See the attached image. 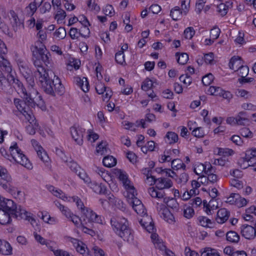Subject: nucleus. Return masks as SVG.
Returning a JSON list of instances; mask_svg holds the SVG:
<instances>
[{"mask_svg":"<svg viewBox=\"0 0 256 256\" xmlns=\"http://www.w3.org/2000/svg\"><path fill=\"white\" fill-rule=\"evenodd\" d=\"M24 211L20 206H16L13 200L0 196V224H6L11 222V217L24 216Z\"/></svg>","mask_w":256,"mask_h":256,"instance_id":"1","label":"nucleus"},{"mask_svg":"<svg viewBox=\"0 0 256 256\" xmlns=\"http://www.w3.org/2000/svg\"><path fill=\"white\" fill-rule=\"evenodd\" d=\"M110 224L114 232L124 240L130 242L134 240L133 231L127 219L122 216L112 217Z\"/></svg>","mask_w":256,"mask_h":256,"instance_id":"2","label":"nucleus"},{"mask_svg":"<svg viewBox=\"0 0 256 256\" xmlns=\"http://www.w3.org/2000/svg\"><path fill=\"white\" fill-rule=\"evenodd\" d=\"M48 73V76L43 80H38L44 91L47 94L55 96L56 94L62 95L64 92V88L59 78L52 70Z\"/></svg>","mask_w":256,"mask_h":256,"instance_id":"3","label":"nucleus"},{"mask_svg":"<svg viewBox=\"0 0 256 256\" xmlns=\"http://www.w3.org/2000/svg\"><path fill=\"white\" fill-rule=\"evenodd\" d=\"M34 86L28 88V96H24V99L26 100L28 108H34L36 106L42 110L46 109V106L44 100L36 89L34 88Z\"/></svg>","mask_w":256,"mask_h":256,"instance_id":"4","label":"nucleus"},{"mask_svg":"<svg viewBox=\"0 0 256 256\" xmlns=\"http://www.w3.org/2000/svg\"><path fill=\"white\" fill-rule=\"evenodd\" d=\"M10 157H12L16 162L27 168L30 169L32 168V164L26 156L22 154L21 150L18 148L16 143L10 146Z\"/></svg>","mask_w":256,"mask_h":256,"instance_id":"5","label":"nucleus"},{"mask_svg":"<svg viewBox=\"0 0 256 256\" xmlns=\"http://www.w3.org/2000/svg\"><path fill=\"white\" fill-rule=\"evenodd\" d=\"M0 185L2 188L11 193L15 192V188L12 186V178L8 174L6 168L0 166Z\"/></svg>","mask_w":256,"mask_h":256,"instance_id":"6","label":"nucleus"},{"mask_svg":"<svg viewBox=\"0 0 256 256\" xmlns=\"http://www.w3.org/2000/svg\"><path fill=\"white\" fill-rule=\"evenodd\" d=\"M82 213L84 224H92L94 222L97 223L102 222L101 217L88 208L83 210Z\"/></svg>","mask_w":256,"mask_h":256,"instance_id":"7","label":"nucleus"},{"mask_svg":"<svg viewBox=\"0 0 256 256\" xmlns=\"http://www.w3.org/2000/svg\"><path fill=\"white\" fill-rule=\"evenodd\" d=\"M33 62L36 70L34 72L36 77H37L38 80H43L46 78V76H48V72L50 70L45 68L42 66V61L40 58L35 57V59L33 58Z\"/></svg>","mask_w":256,"mask_h":256,"instance_id":"8","label":"nucleus"},{"mask_svg":"<svg viewBox=\"0 0 256 256\" xmlns=\"http://www.w3.org/2000/svg\"><path fill=\"white\" fill-rule=\"evenodd\" d=\"M24 116L25 119L28 122L29 124L26 126V130L30 134H34L36 130L38 128V124L37 122L32 111L26 112Z\"/></svg>","mask_w":256,"mask_h":256,"instance_id":"9","label":"nucleus"},{"mask_svg":"<svg viewBox=\"0 0 256 256\" xmlns=\"http://www.w3.org/2000/svg\"><path fill=\"white\" fill-rule=\"evenodd\" d=\"M156 209L158 214L168 222L171 224L174 222V218L172 212L162 204L158 202Z\"/></svg>","mask_w":256,"mask_h":256,"instance_id":"10","label":"nucleus"},{"mask_svg":"<svg viewBox=\"0 0 256 256\" xmlns=\"http://www.w3.org/2000/svg\"><path fill=\"white\" fill-rule=\"evenodd\" d=\"M152 183L156 184V187L158 190H164L172 187L173 184L171 180L166 178H156L154 176H150Z\"/></svg>","mask_w":256,"mask_h":256,"instance_id":"11","label":"nucleus"},{"mask_svg":"<svg viewBox=\"0 0 256 256\" xmlns=\"http://www.w3.org/2000/svg\"><path fill=\"white\" fill-rule=\"evenodd\" d=\"M10 78L11 86H12L19 94H21L22 98H24V96H28V88H30V86L28 84L26 89L24 87L22 83L16 78H15L12 74H10Z\"/></svg>","mask_w":256,"mask_h":256,"instance_id":"12","label":"nucleus"},{"mask_svg":"<svg viewBox=\"0 0 256 256\" xmlns=\"http://www.w3.org/2000/svg\"><path fill=\"white\" fill-rule=\"evenodd\" d=\"M70 130L72 136L75 142L80 146L82 145L85 129L79 126L74 125Z\"/></svg>","mask_w":256,"mask_h":256,"instance_id":"13","label":"nucleus"},{"mask_svg":"<svg viewBox=\"0 0 256 256\" xmlns=\"http://www.w3.org/2000/svg\"><path fill=\"white\" fill-rule=\"evenodd\" d=\"M10 20L13 30L17 32L20 28H24V24L19 19L18 14L13 10L10 11Z\"/></svg>","mask_w":256,"mask_h":256,"instance_id":"14","label":"nucleus"},{"mask_svg":"<svg viewBox=\"0 0 256 256\" xmlns=\"http://www.w3.org/2000/svg\"><path fill=\"white\" fill-rule=\"evenodd\" d=\"M240 233L242 236L246 238L251 240L256 236V230L251 226L244 224L240 228Z\"/></svg>","mask_w":256,"mask_h":256,"instance_id":"15","label":"nucleus"},{"mask_svg":"<svg viewBox=\"0 0 256 256\" xmlns=\"http://www.w3.org/2000/svg\"><path fill=\"white\" fill-rule=\"evenodd\" d=\"M142 216V218L139 220L140 224L148 232H153L154 228L152 218L146 214Z\"/></svg>","mask_w":256,"mask_h":256,"instance_id":"16","label":"nucleus"},{"mask_svg":"<svg viewBox=\"0 0 256 256\" xmlns=\"http://www.w3.org/2000/svg\"><path fill=\"white\" fill-rule=\"evenodd\" d=\"M72 242L75 246L76 251L83 256H92L89 254V252L86 245L82 242L77 239L72 238Z\"/></svg>","mask_w":256,"mask_h":256,"instance_id":"17","label":"nucleus"},{"mask_svg":"<svg viewBox=\"0 0 256 256\" xmlns=\"http://www.w3.org/2000/svg\"><path fill=\"white\" fill-rule=\"evenodd\" d=\"M230 216L229 211L224 208H220L217 212L216 220L218 223L222 224L228 220Z\"/></svg>","mask_w":256,"mask_h":256,"instance_id":"18","label":"nucleus"},{"mask_svg":"<svg viewBox=\"0 0 256 256\" xmlns=\"http://www.w3.org/2000/svg\"><path fill=\"white\" fill-rule=\"evenodd\" d=\"M22 74L26 80L28 84L30 86H34V82L32 76L31 75V71L27 64L19 68Z\"/></svg>","mask_w":256,"mask_h":256,"instance_id":"19","label":"nucleus"},{"mask_svg":"<svg viewBox=\"0 0 256 256\" xmlns=\"http://www.w3.org/2000/svg\"><path fill=\"white\" fill-rule=\"evenodd\" d=\"M23 99L24 100H22L20 99L15 98L14 104L18 110L24 116L26 113H27V112L32 111V110L28 108V104L26 102V100L24 98Z\"/></svg>","mask_w":256,"mask_h":256,"instance_id":"20","label":"nucleus"},{"mask_svg":"<svg viewBox=\"0 0 256 256\" xmlns=\"http://www.w3.org/2000/svg\"><path fill=\"white\" fill-rule=\"evenodd\" d=\"M10 74H8L6 78L3 74L0 75V89L4 92H7L11 88V82H10Z\"/></svg>","mask_w":256,"mask_h":256,"instance_id":"21","label":"nucleus"},{"mask_svg":"<svg viewBox=\"0 0 256 256\" xmlns=\"http://www.w3.org/2000/svg\"><path fill=\"white\" fill-rule=\"evenodd\" d=\"M242 66V62L241 58L238 56H234L232 57L229 62L230 68L234 71H237V70L240 68Z\"/></svg>","mask_w":256,"mask_h":256,"instance_id":"22","label":"nucleus"},{"mask_svg":"<svg viewBox=\"0 0 256 256\" xmlns=\"http://www.w3.org/2000/svg\"><path fill=\"white\" fill-rule=\"evenodd\" d=\"M48 190L52 193L54 196L62 198L64 200L70 202L68 199V196H66L64 194L60 189H57L52 186H48Z\"/></svg>","mask_w":256,"mask_h":256,"instance_id":"23","label":"nucleus"},{"mask_svg":"<svg viewBox=\"0 0 256 256\" xmlns=\"http://www.w3.org/2000/svg\"><path fill=\"white\" fill-rule=\"evenodd\" d=\"M75 82L84 92H86L89 90V84L87 78L83 77L81 78L80 77H76L75 78Z\"/></svg>","mask_w":256,"mask_h":256,"instance_id":"24","label":"nucleus"},{"mask_svg":"<svg viewBox=\"0 0 256 256\" xmlns=\"http://www.w3.org/2000/svg\"><path fill=\"white\" fill-rule=\"evenodd\" d=\"M148 192L152 198L161 199L165 198L166 194L163 190H158L156 188L151 187L148 189Z\"/></svg>","mask_w":256,"mask_h":256,"instance_id":"25","label":"nucleus"},{"mask_svg":"<svg viewBox=\"0 0 256 256\" xmlns=\"http://www.w3.org/2000/svg\"><path fill=\"white\" fill-rule=\"evenodd\" d=\"M84 19L82 22L83 28L80 30L79 34L84 38L89 37L90 30L88 28V26L90 25L89 22L86 16H83Z\"/></svg>","mask_w":256,"mask_h":256,"instance_id":"26","label":"nucleus"},{"mask_svg":"<svg viewBox=\"0 0 256 256\" xmlns=\"http://www.w3.org/2000/svg\"><path fill=\"white\" fill-rule=\"evenodd\" d=\"M0 67L2 70L8 72V74H12V66L9 61L4 56H0Z\"/></svg>","mask_w":256,"mask_h":256,"instance_id":"27","label":"nucleus"},{"mask_svg":"<svg viewBox=\"0 0 256 256\" xmlns=\"http://www.w3.org/2000/svg\"><path fill=\"white\" fill-rule=\"evenodd\" d=\"M12 251V248L10 244L5 241L2 240L0 242V253L4 255H8L11 254Z\"/></svg>","mask_w":256,"mask_h":256,"instance_id":"28","label":"nucleus"},{"mask_svg":"<svg viewBox=\"0 0 256 256\" xmlns=\"http://www.w3.org/2000/svg\"><path fill=\"white\" fill-rule=\"evenodd\" d=\"M164 202L166 206L170 208L174 211L177 212L178 210V204L176 202V199L174 198H165L164 199Z\"/></svg>","mask_w":256,"mask_h":256,"instance_id":"29","label":"nucleus"},{"mask_svg":"<svg viewBox=\"0 0 256 256\" xmlns=\"http://www.w3.org/2000/svg\"><path fill=\"white\" fill-rule=\"evenodd\" d=\"M236 124L237 125L244 126L249 122L248 118L246 117V112H241L236 116Z\"/></svg>","mask_w":256,"mask_h":256,"instance_id":"30","label":"nucleus"},{"mask_svg":"<svg viewBox=\"0 0 256 256\" xmlns=\"http://www.w3.org/2000/svg\"><path fill=\"white\" fill-rule=\"evenodd\" d=\"M54 203L56 206L60 209L62 214L69 220L74 214L71 212L68 208L65 207L59 202L56 201Z\"/></svg>","mask_w":256,"mask_h":256,"instance_id":"31","label":"nucleus"},{"mask_svg":"<svg viewBox=\"0 0 256 256\" xmlns=\"http://www.w3.org/2000/svg\"><path fill=\"white\" fill-rule=\"evenodd\" d=\"M166 142L170 144L176 143L178 142V135L172 132H167L166 136Z\"/></svg>","mask_w":256,"mask_h":256,"instance_id":"32","label":"nucleus"},{"mask_svg":"<svg viewBox=\"0 0 256 256\" xmlns=\"http://www.w3.org/2000/svg\"><path fill=\"white\" fill-rule=\"evenodd\" d=\"M104 165L108 168H112L116 164V159L112 156H106L103 158Z\"/></svg>","mask_w":256,"mask_h":256,"instance_id":"33","label":"nucleus"},{"mask_svg":"<svg viewBox=\"0 0 256 256\" xmlns=\"http://www.w3.org/2000/svg\"><path fill=\"white\" fill-rule=\"evenodd\" d=\"M125 188L127 190V194L126 196L128 202V200H130V199L134 198L136 195V193L134 186H131L130 184L125 186Z\"/></svg>","mask_w":256,"mask_h":256,"instance_id":"34","label":"nucleus"},{"mask_svg":"<svg viewBox=\"0 0 256 256\" xmlns=\"http://www.w3.org/2000/svg\"><path fill=\"white\" fill-rule=\"evenodd\" d=\"M226 240L232 242H238L240 240L238 234L234 231H230L226 233Z\"/></svg>","mask_w":256,"mask_h":256,"instance_id":"35","label":"nucleus"},{"mask_svg":"<svg viewBox=\"0 0 256 256\" xmlns=\"http://www.w3.org/2000/svg\"><path fill=\"white\" fill-rule=\"evenodd\" d=\"M172 168L174 170H179L180 168L184 169L186 168L185 164L182 160L179 158H176L172 161Z\"/></svg>","mask_w":256,"mask_h":256,"instance_id":"36","label":"nucleus"},{"mask_svg":"<svg viewBox=\"0 0 256 256\" xmlns=\"http://www.w3.org/2000/svg\"><path fill=\"white\" fill-rule=\"evenodd\" d=\"M68 199L71 200L73 202H76V205L78 209H80L82 212L83 210L86 208H87L85 207L83 202L82 201L81 199L78 198V196H68Z\"/></svg>","mask_w":256,"mask_h":256,"instance_id":"37","label":"nucleus"},{"mask_svg":"<svg viewBox=\"0 0 256 256\" xmlns=\"http://www.w3.org/2000/svg\"><path fill=\"white\" fill-rule=\"evenodd\" d=\"M38 156L44 162H46L49 160V158L41 146H38V148L36 149Z\"/></svg>","mask_w":256,"mask_h":256,"instance_id":"38","label":"nucleus"},{"mask_svg":"<svg viewBox=\"0 0 256 256\" xmlns=\"http://www.w3.org/2000/svg\"><path fill=\"white\" fill-rule=\"evenodd\" d=\"M206 163L205 164H203L202 163H198L195 165L194 168V172L197 175H202L204 174V171H206Z\"/></svg>","mask_w":256,"mask_h":256,"instance_id":"39","label":"nucleus"},{"mask_svg":"<svg viewBox=\"0 0 256 256\" xmlns=\"http://www.w3.org/2000/svg\"><path fill=\"white\" fill-rule=\"evenodd\" d=\"M182 12L178 6H176L170 10V16L174 20H178L181 16Z\"/></svg>","mask_w":256,"mask_h":256,"instance_id":"40","label":"nucleus"},{"mask_svg":"<svg viewBox=\"0 0 256 256\" xmlns=\"http://www.w3.org/2000/svg\"><path fill=\"white\" fill-rule=\"evenodd\" d=\"M156 119V116L154 114H146L145 120L144 119H142L139 124H138V126H140V124L142 126V128H145V120L148 121V122H152L154 120Z\"/></svg>","mask_w":256,"mask_h":256,"instance_id":"41","label":"nucleus"},{"mask_svg":"<svg viewBox=\"0 0 256 256\" xmlns=\"http://www.w3.org/2000/svg\"><path fill=\"white\" fill-rule=\"evenodd\" d=\"M240 198V196L238 194L232 193L230 196L227 198L226 202L231 204H236L238 200Z\"/></svg>","mask_w":256,"mask_h":256,"instance_id":"42","label":"nucleus"},{"mask_svg":"<svg viewBox=\"0 0 256 256\" xmlns=\"http://www.w3.org/2000/svg\"><path fill=\"white\" fill-rule=\"evenodd\" d=\"M23 210L24 211V216H18V218H24L26 220H28L29 222H30V224L34 226V224H36V220L30 216V214L28 212L23 208Z\"/></svg>","mask_w":256,"mask_h":256,"instance_id":"43","label":"nucleus"},{"mask_svg":"<svg viewBox=\"0 0 256 256\" xmlns=\"http://www.w3.org/2000/svg\"><path fill=\"white\" fill-rule=\"evenodd\" d=\"M78 228H80L84 224L83 220H81L80 218L77 216L73 214L69 219Z\"/></svg>","mask_w":256,"mask_h":256,"instance_id":"44","label":"nucleus"},{"mask_svg":"<svg viewBox=\"0 0 256 256\" xmlns=\"http://www.w3.org/2000/svg\"><path fill=\"white\" fill-rule=\"evenodd\" d=\"M66 30L64 27H60L54 32V36L60 39H64L66 36Z\"/></svg>","mask_w":256,"mask_h":256,"instance_id":"45","label":"nucleus"},{"mask_svg":"<svg viewBox=\"0 0 256 256\" xmlns=\"http://www.w3.org/2000/svg\"><path fill=\"white\" fill-rule=\"evenodd\" d=\"M223 90L219 86H211L208 89V92L212 95L220 96Z\"/></svg>","mask_w":256,"mask_h":256,"instance_id":"46","label":"nucleus"},{"mask_svg":"<svg viewBox=\"0 0 256 256\" xmlns=\"http://www.w3.org/2000/svg\"><path fill=\"white\" fill-rule=\"evenodd\" d=\"M95 192L99 194H105L106 191V186L102 184H96L93 188Z\"/></svg>","mask_w":256,"mask_h":256,"instance_id":"47","label":"nucleus"},{"mask_svg":"<svg viewBox=\"0 0 256 256\" xmlns=\"http://www.w3.org/2000/svg\"><path fill=\"white\" fill-rule=\"evenodd\" d=\"M38 7L32 2H30L26 8L27 14L32 16L36 12Z\"/></svg>","mask_w":256,"mask_h":256,"instance_id":"48","label":"nucleus"},{"mask_svg":"<svg viewBox=\"0 0 256 256\" xmlns=\"http://www.w3.org/2000/svg\"><path fill=\"white\" fill-rule=\"evenodd\" d=\"M107 148L106 147V142H100L97 148L96 152L100 154L101 155H103L107 153Z\"/></svg>","mask_w":256,"mask_h":256,"instance_id":"49","label":"nucleus"},{"mask_svg":"<svg viewBox=\"0 0 256 256\" xmlns=\"http://www.w3.org/2000/svg\"><path fill=\"white\" fill-rule=\"evenodd\" d=\"M256 157V148H252L246 151L244 159L248 162L250 159Z\"/></svg>","mask_w":256,"mask_h":256,"instance_id":"50","label":"nucleus"},{"mask_svg":"<svg viewBox=\"0 0 256 256\" xmlns=\"http://www.w3.org/2000/svg\"><path fill=\"white\" fill-rule=\"evenodd\" d=\"M153 83L152 80L149 78L146 79L142 84V89L144 91H148L152 88Z\"/></svg>","mask_w":256,"mask_h":256,"instance_id":"51","label":"nucleus"},{"mask_svg":"<svg viewBox=\"0 0 256 256\" xmlns=\"http://www.w3.org/2000/svg\"><path fill=\"white\" fill-rule=\"evenodd\" d=\"M188 60V55L185 52L180 54L177 58V62L180 64L184 65Z\"/></svg>","mask_w":256,"mask_h":256,"instance_id":"52","label":"nucleus"},{"mask_svg":"<svg viewBox=\"0 0 256 256\" xmlns=\"http://www.w3.org/2000/svg\"><path fill=\"white\" fill-rule=\"evenodd\" d=\"M88 226L90 227V224H83L82 226L80 228L84 232L88 234L91 236L95 235L96 233L94 230L92 228H88Z\"/></svg>","mask_w":256,"mask_h":256,"instance_id":"53","label":"nucleus"},{"mask_svg":"<svg viewBox=\"0 0 256 256\" xmlns=\"http://www.w3.org/2000/svg\"><path fill=\"white\" fill-rule=\"evenodd\" d=\"M237 71L238 72V76H240L241 78H242L247 76L248 74L249 68L248 66H242L240 68L237 70Z\"/></svg>","mask_w":256,"mask_h":256,"instance_id":"54","label":"nucleus"},{"mask_svg":"<svg viewBox=\"0 0 256 256\" xmlns=\"http://www.w3.org/2000/svg\"><path fill=\"white\" fill-rule=\"evenodd\" d=\"M214 78V76L210 73L204 76L202 78V82L205 86L210 85Z\"/></svg>","mask_w":256,"mask_h":256,"instance_id":"55","label":"nucleus"},{"mask_svg":"<svg viewBox=\"0 0 256 256\" xmlns=\"http://www.w3.org/2000/svg\"><path fill=\"white\" fill-rule=\"evenodd\" d=\"M240 133L242 136L246 138H252L253 136L252 132L246 128H242Z\"/></svg>","mask_w":256,"mask_h":256,"instance_id":"56","label":"nucleus"},{"mask_svg":"<svg viewBox=\"0 0 256 256\" xmlns=\"http://www.w3.org/2000/svg\"><path fill=\"white\" fill-rule=\"evenodd\" d=\"M66 162L68 166L75 173L77 174L79 170H80V168L76 162L74 161H70L69 162L66 161Z\"/></svg>","mask_w":256,"mask_h":256,"instance_id":"57","label":"nucleus"},{"mask_svg":"<svg viewBox=\"0 0 256 256\" xmlns=\"http://www.w3.org/2000/svg\"><path fill=\"white\" fill-rule=\"evenodd\" d=\"M184 34L186 38L190 40L195 34V31L192 27H188L184 30Z\"/></svg>","mask_w":256,"mask_h":256,"instance_id":"58","label":"nucleus"},{"mask_svg":"<svg viewBox=\"0 0 256 256\" xmlns=\"http://www.w3.org/2000/svg\"><path fill=\"white\" fill-rule=\"evenodd\" d=\"M124 56L122 52V50H120L118 52H116L115 54V59L116 61L120 64H122L124 62Z\"/></svg>","mask_w":256,"mask_h":256,"instance_id":"59","label":"nucleus"},{"mask_svg":"<svg viewBox=\"0 0 256 256\" xmlns=\"http://www.w3.org/2000/svg\"><path fill=\"white\" fill-rule=\"evenodd\" d=\"M134 211L138 214L142 216L146 215V210L142 204L133 208Z\"/></svg>","mask_w":256,"mask_h":256,"instance_id":"60","label":"nucleus"},{"mask_svg":"<svg viewBox=\"0 0 256 256\" xmlns=\"http://www.w3.org/2000/svg\"><path fill=\"white\" fill-rule=\"evenodd\" d=\"M95 88L98 94H104V90H106V87L104 84L98 82L96 83Z\"/></svg>","mask_w":256,"mask_h":256,"instance_id":"61","label":"nucleus"},{"mask_svg":"<svg viewBox=\"0 0 256 256\" xmlns=\"http://www.w3.org/2000/svg\"><path fill=\"white\" fill-rule=\"evenodd\" d=\"M220 28H216V27L210 30V38L213 40L217 39L220 36Z\"/></svg>","mask_w":256,"mask_h":256,"instance_id":"62","label":"nucleus"},{"mask_svg":"<svg viewBox=\"0 0 256 256\" xmlns=\"http://www.w3.org/2000/svg\"><path fill=\"white\" fill-rule=\"evenodd\" d=\"M192 134L196 138H202L204 136V133L201 127H198L192 130Z\"/></svg>","mask_w":256,"mask_h":256,"instance_id":"63","label":"nucleus"},{"mask_svg":"<svg viewBox=\"0 0 256 256\" xmlns=\"http://www.w3.org/2000/svg\"><path fill=\"white\" fill-rule=\"evenodd\" d=\"M200 224L204 227L208 226L209 224H212L211 220L205 216H199L198 218Z\"/></svg>","mask_w":256,"mask_h":256,"instance_id":"64","label":"nucleus"}]
</instances>
